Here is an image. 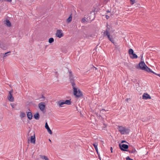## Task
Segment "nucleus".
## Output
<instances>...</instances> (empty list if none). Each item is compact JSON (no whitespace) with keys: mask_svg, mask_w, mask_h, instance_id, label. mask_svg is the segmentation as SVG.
Returning a JSON list of instances; mask_svg holds the SVG:
<instances>
[{"mask_svg":"<svg viewBox=\"0 0 160 160\" xmlns=\"http://www.w3.org/2000/svg\"><path fill=\"white\" fill-rule=\"evenodd\" d=\"M75 77L73 76L69 77V81L72 84L73 89V93L74 95L77 98H80L83 96L82 92L79 89L76 87L75 83Z\"/></svg>","mask_w":160,"mask_h":160,"instance_id":"obj_1","label":"nucleus"},{"mask_svg":"<svg viewBox=\"0 0 160 160\" xmlns=\"http://www.w3.org/2000/svg\"><path fill=\"white\" fill-rule=\"evenodd\" d=\"M118 129L122 134H128L130 130L129 128H126L122 126H118Z\"/></svg>","mask_w":160,"mask_h":160,"instance_id":"obj_2","label":"nucleus"},{"mask_svg":"<svg viewBox=\"0 0 160 160\" xmlns=\"http://www.w3.org/2000/svg\"><path fill=\"white\" fill-rule=\"evenodd\" d=\"M119 147L120 150L123 151H128V145L122 144H121L120 143L119 144Z\"/></svg>","mask_w":160,"mask_h":160,"instance_id":"obj_3","label":"nucleus"},{"mask_svg":"<svg viewBox=\"0 0 160 160\" xmlns=\"http://www.w3.org/2000/svg\"><path fill=\"white\" fill-rule=\"evenodd\" d=\"M137 68H139L140 69L144 70L145 69L147 65L145 64V62L143 61H141L138 64V65H137Z\"/></svg>","mask_w":160,"mask_h":160,"instance_id":"obj_4","label":"nucleus"},{"mask_svg":"<svg viewBox=\"0 0 160 160\" xmlns=\"http://www.w3.org/2000/svg\"><path fill=\"white\" fill-rule=\"evenodd\" d=\"M105 35H106L108 39L113 43L114 45L115 44V42H114V40L112 38V36H111L110 35V33H108V31H107L106 32V34Z\"/></svg>","mask_w":160,"mask_h":160,"instance_id":"obj_5","label":"nucleus"},{"mask_svg":"<svg viewBox=\"0 0 160 160\" xmlns=\"http://www.w3.org/2000/svg\"><path fill=\"white\" fill-rule=\"evenodd\" d=\"M12 90L9 92V95L8 97V100L11 102H13L14 101V98L12 96Z\"/></svg>","mask_w":160,"mask_h":160,"instance_id":"obj_6","label":"nucleus"},{"mask_svg":"<svg viewBox=\"0 0 160 160\" xmlns=\"http://www.w3.org/2000/svg\"><path fill=\"white\" fill-rule=\"evenodd\" d=\"M45 103L43 102H41L38 104L39 108L42 111H43L45 108Z\"/></svg>","mask_w":160,"mask_h":160,"instance_id":"obj_7","label":"nucleus"},{"mask_svg":"<svg viewBox=\"0 0 160 160\" xmlns=\"http://www.w3.org/2000/svg\"><path fill=\"white\" fill-rule=\"evenodd\" d=\"M56 36L59 38H61L63 36V33L62 32V30H58L57 31L56 33Z\"/></svg>","mask_w":160,"mask_h":160,"instance_id":"obj_8","label":"nucleus"},{"mask_svg":"<svg viewBox=\"0 0 160 160\" xmlns=\"http://www.w3.org/2000/svg\"><path fill=\"white\" fill-rule=\"evenodd\" d=\"M28 141H30L31 143L35 144V143L36 138L35 133H34L33 135L31 136L30 137V139H28Z\"/></svg>","mask_w":160,"mask_h":160,"instance_id":"obj_9","label":"nucleus"},{"mask_svg":"<svg viewBox=\"0 0 160 160\" xmlns=\"http://www.w3.org/2000/svg\"><path fill=\"white\" fill-rule=\"evenodd\" d=\"M0 48L3 50H6L7 48V45L0 41Z\"/></svg>","mask_w":160,"mask_h":160,"instance_id":"obj_10","label":"nucleus"},{"mask_svg":"<svg viewBox=\"0 0 160 160\" xmlns=\"http://www.w3.org/2000/svg\"><path fill=\"white\" fill-rule=\"evenodd\" d=\"M150 96L147 93H144L142 95V99H151Z\"/></svg>","mask_w":160,"mask_h":160,"instance_id":"obj_11","label":"nucleus"},{"mask_svg":"<svg viewBox=\"0 0 160 160\" xmlns=\"http://www.w3.org/2000/svg\"><path fill=\"white\" fill-rule=\"evenodd\" d=\"M45 128L46 129H47V131H48V132L50 134H52V132L51 130L50 129V128H49L48 123L47 122H46L45 123Z\"/></svg>","mask_w":160,"mask_h":160,"instance_id":"obj_12","label":"nucleus"},{"mask_svg":"<svg viewBox=\"0 0 160 160\" xmlns=\"http://www.w3.org/2000/svg\"><path fill=\"white\" fill-rule=\"evenodd\" d=\"M64 100H60L57 102V104L58 105L59 107H63L62 105L65 104L64 102Z\"/></svg>","mask_w":160,"mask_h":160,"instance_id":"obj_13","label":"nucleus"},{"mask_svg":"<svg viewBox=\"0 0 160 160\" xmlns=\"http://www.w3.org/2000/svg\"><path fill=\"white\" fill-rule=\"evenodd\" d=\"M27 116L28 119L29 120H31L32 118V114L31 112H28L27 113Z\"/></svg>","mask_w":160,"mask_h":160,"instance_id":"obj_14","label":"nucleus"},{"mask_svg":"<svg viewBox=\"0 0 160 160\" xmlns=\"http://www.w3.org/2000/svg\"><path fill=\"white\" fill-rule=\"evenodd\" d=\"M33 117L35 119L38 120L40 118V115L39 113L38 112L35 114L34 115Z\"/></svg>","mask_w":160,"mask_h":160,"instance_id":"obj_15","label":"nucleus"},{"mask_svg":"<svg viewBox=\"0 0 160 160\" xmlns=\"http://www.w3.org/2000/svg\"><path fill=\"white\" fill-rule=\"evenodd\" d=\"M131 55H132V56L130 55V57L132 59H136L138 57V56L135 53H134L132 54Z\"/></svg>","mask_w":160,"mask_h":160,"instance_id":"obj_16","label":"nucleus"},{"mask_svg":"<svg viewBox=\"0 0 160 160\" xmlns=\"http://www.w3.org/2000/svg\"><path fill=\"white\" fill-rule=\"evenodd\" d=\"M145 69H144V70L148 72H152V71L147 66V67L145 68Z\"/></svg>","mask_w":160,"mask_h":160,"instance_id":"obj_17","label":"nucleus"},{"mask_svg":"<svg viewBox=\"0 0 160 160\" xmlns=\"http://www.w3.org/2000/svg\"><path fill=\"white\" fill-rule=\"evenodd\" d=\"M64 102L65 103V104H66L67 105H70L71 104V102L70 101V100H66L65 101L64 100Z\"/></svg>","mask_w":160,"mask_h":160,"instance_id":"obj_18","label":"nucleus"},{"mask_svg":"<svg viewBox=\"0 0 160 160\" xmlns=\"http://www.w3.org/2000/svg\"><path fill=\"white\" fill-rule=\"evenodd\" d=\"M6 23L8 27H10L11 26V23L10 21L8 19L6 20Z\"/></svg>","mask_w":160,"mask_h":160,"instance_id":"obj_19","label":"nucleus"},{"mask_svg":"<svg viewBox=\"0 0 160 160\" xmlns=\"http://www.w3.org/2000/svg\"><path fill=\"white\" fill-rule=\"evenodd\" d=\"M72 20V14H71L69 17L67 18V22L68 23L70 22Z\"/></svg>","mask_w":160,"mask_h":160,"instance_id":"obj_20","label":"nucleus"},{"mask_svg":"<svg viewBox=\"0 0 160 160\" xmlns=\"http://www.w3.org/2000/svg\"><path fill=\"white\" fill-rule=\"evenodd\" d=\"M92 145H93V146L94 147L96 152H98V143L97 142H96L94 143H93L92 144Z\"/></svg>","mask_w":160,"mask_h":160,"instance_id":"obj_21","label":"nucleus"},{"mask_svg":"<svg viewBox=\"0 0 160 160\" xmlns=\"http://www.w3.org/2000/svg\"><path fill=\"white\" fill-rule=\"evenodd\" d=\"M128 152H129L130 153H134L135 152H137V151H136V149L134 148L132 149V150H128Z\"/></svg>","mask_w":160,"mask_h":160,"instance_id":"obj_22","label":"nucleus"},{"mask_svg":"<svg viewBox=\"0 0 160 160\" xmlns=\"http://www.w3.org/2000/svg\"><path fill=\"white\" fill-rule=\"evenodd\" d=\"M128 52L129 55H131L132 54L134 53V51L132 49L130 48L129 49Z\"/></svg>","mask_w":160,"mask_h":160,"instance_id":"obj_23","label":"nucleus"},{"mask_svg":"<svg viewBox=\"0 0 160 160\" xmlns=\"http://www.w3.org/2000/svg\"><path fill=\"white\" fill-rule=\"evenodd\" d=\"M20 117L21 118L26 117V114L24 112H21L20 114Z\"/></svg>","mask_w":160,"mask_h":160,"instance_id":"obj_24","label":"nucleus"},{"mask_svg":"<svg viewBox=\"0 0 160 160\" xmlns=\"http://www.w3.org/2000/svg\"><path fill=\"white\" fill-rule=\"evenodd\" d=\"M54 42V39L52 38H51L48 40V42L49 43H51Z\"/></svg>","mask_w":160,"mask_h":160,"instance_id":"obj_25","label":"nucleus"},{"mask_svg":"<svg viewBox=\"0 0 160 160\" xmlns=\"http://www.w3.org/2000/svg\"><path fill=\"white\" fill-rule=\"evenodd\" d=\"M109 30H110L109 28L107 27V28L106 31L104 32V35L106 34V32H107V31H108V33H109Z\"/></svg>","mask_w":160,"mask_h":160,"instance_id":"obj_26","label":"nucleus"},{"mask_svg":"<svg viewBox=\"0 0 160 160\" xmlns=\"http://www.w3.org/2000/svg\"><path fill=\"white\" fill-rule=\"evenodd\" d=\"M40 157L42 159L45 160L47 158V157L44 155H40Z\"/></svg>","mask_w":160,"mask_h":160,"instance_id":"obj_27","label":"nucleus"},{"mask_svg":"<svg viewBox=\"0 0 160 160\" xmlns=\"http://www.w3.org/2000/svg\"><path fill=\"white\" fill-rule=\"evenodd\" d=\"M69 77H71V76H73V75L72 73V72L70 70L69 71Z\"/></svg>","mask_w":160,"mask_h":160,"instance_id":"obj_28","label":"nucleus"},{"mask_svg":"<svg viewBox=\"0 0 160 160\" xmlns=\"http://www.w3.org/2000/svg\"><path fill=\"white\" fill-rule=\"evenodd\" d=\"M10 52H11L9 51V52H6L4 54V56L3 57V58H4V57H5L6 56H7V54L8 53H10Z\"/></svg>","mask_w":160,"mask_h":160,"instance_id":"obj_29","label":"nucleus"},{"mask_svg":"<svg viewBox=\"0 0 160 160\" xmlns=\"http://www.w3.org/2000/svg\"><path fill=\"white\" fill-rule=\"evenodd\" d=\"M130 1L131 4L133 5L135 3V0H130Z\"/></svg>","mask_w":160,"mask_h":160,"instance_id":"obj_30","label":"nucleus"},{"mask_svg":"<svg viewBox=\"0 0 160 160\" xmlns=\"http://www.w3.org/2000/svg\"><path fill=\"white\" fill-rule=\"evenodd\" d=\"M92 69L94 70H98V68L94 67L93 66H92Z\"/></svg>","mask_w":160,"mask_h":160,"instance_id":"obj_31","label":"nucleus"},{"mask_svg":"<svg viewBox=\"0 0 160 160\" xmlns=\"http://www.w3.org/2000/svg\"><path fill=\"white\" fill-rule=\"evenodd\" d=\"M139 81L138 80V81L135 83V85L136 86H138L139 85Z\"/></svg>","mask_w":160,"mask_h":160,"instance_id":"obj_32","label":"nucleus"},{"mask_svg":"<svg viewBox=\"0 0 160 160\" xmlns=\"http://www.w3.org/2000/svg\"><path fill=\"white\" fill-rule=\"evenodd\" d=\"M126 160H133V159L131 158L129 156H128L126 158Z\"/></svg>","mask_w":160,"mask_h":160,"instance_id":"obj_33","label":"nucleus"},{"mask_svg":"<svg viewBox=\"0 0 160 160\" xmlns=\"http://www.w3.org/2000/svg\"><path fill=\"white\" fill-rule=\"evenodd\" d=\"M138 80H137V79H133V80H132V82L134 83H136V82L138 81Z\"/></svg>","mask_w":160,"mask_h":160,"instance_id":"obj_34","label":"nucleus"},{"mask_svg":"<svg viewBox=\"0 0 160 160\" xmlns=\"http://www.w3.org/2000/svg\"><path fill=\"white\" fill-rule=\"evenodd\" d=\"M40 99H41L42 98H43L44 99L45 98V97L43 95H42V97L40 98Z\"/></svg>","mask_w":160,"mask_h":160,"instance_id":"obj_35","label":"nucleus"},{"mask_svg":"<svg viewBox=\"0 0 160 160\" xmlns=\"http://www.w3.org/2000/svg\"><path fill=\"white\" fill-rule=\"evenodd\" d=\"M105 17L107 19H108L109 18V16L108 15H106Z\"/></svg>","mask_w":160,"mask_h":160,"instance_id":"obj_36","label":"nucleus"},{"mask_svg":"<svg viewBox=\"0 0 160 160\" xmlns=\"http://www.w3.org/2000/svg\"><path fill=\"white\" fill-rule=\"evenodd\" d=\"M2 1H7L8 2H10L12 1V0H2Z\"/></svg>","mask_w":160,"mask_h":160,"instance_id":"obj_37","label":"nucleus"},{"mask_svg":"<svg viewBox=\"0 0 160 160\" xmlns=\"http://www.w3.org/2000/svg\"><path fill=\"white\" fill-rule=\"evenodd\" d=\"M112 149H113L112 148V147H111L110 150L111 153L112 152Z\"/></svg>","mask_w":160,"mask_h":160,"instance_id":"obj_38","label":"nucleus"},{"mask_svg":"<svg viewBox=\"0 0 160 160\" xmlns=\"http://www.w3.org/2000/svg\"><path fill=\"white\" fill-rule=\"evenodd\" d=\"M82 22H85V21H86V20L85 18H83L82 19Z\"/></svg>","mask_w":160,"mask_h":160,"instance_id":"obj_39","label":"nucleus"},{"mask_svg":"<svg viewBox=\"0 0 160 160\" xmlns=\"http://www.w3.org/2000/svg\"><path fill=\"white\" fill-rule=\"evenodd\" d=\"M11 105L12 108H14V104H11Z\"/></svg>","mask_w":160,"mask_h":160,"instance_id":"obj_40","label":"nucleus"},{"mask_svg":"<svg viewBox=\"0 0 160 160\" xmlns=\"http://www.w3.org/2000/svg\"><path fill=\"white\" fill-rule=\"evenodd\" d=\"M106 111L105 110L103 109H102L101 111L100 112H104Z\"/></svg>","mask_w":160,"mask_h":160,"instance_id":"obj_41","label":"nucleus"},{"mask_svg":"<svg viewBox=\"0 0 160 160\" xmlns=\"http://www.w3.org/2000/svg\"><path fill=\"white\" fill-rule=\"evenodd\" d=\"M141 120L143 122L145 121V119L144 118H142Z\"/></svg>","mask_w":160,"mask_h":160,"instance_id":"obj_42","label":"nucleus"},{"mask_svg":"<svg viewBox=\"0 0 160 160\" xmlns=\"http://www.w3.org/2000/svg\"><path fill=\"white\" fill-rule=\"evenodd\" d=\"M126 142V141L125 140H122V141H121V143H123V142Z\"/></svg>","mask_w":160,"mask_h":160,"instance_id":"obj_43","label":"nucleus"},{"mask_svg":"<svg viewBox=\"0 0 160 160\" xmlns=\"http://www.w3.org/2000/svg\"><path fill=\"white\" fill-rule=\"evenodd\" d=\"M152 73H153L154 74H155V75H157V74H158L156 73L155 72H153L152 71Z\"/></svg>","mask_w":160,"mask_h":160,"instance_id":"obj_44","label":"nucleus"},{"mask_svg":"<svg viewBox=\"0 0 160 160\" xmlns=\"http://www.w3.org/2000/svg\"><path fill=\"white\" fill-rule=\"evenodd\" d=\"M107 12H110V11H109V10H108L107 11Z\"/></svg>","mask_w":160,"mask_h":160,"instance_id":"obj_45","label":"nucleus"},{"mask_svg":"<svg viewBox=\"0 0 160 160\" xmlns=\"http://www.w3.org/2000/svg\"><path fill=\"white\" fill-rule=\"evenodd\" d=\"M157 75L158 76L160 77V74H157Z\"/></svg>","mask_w":160,"mask_h":160,"instance_id":"obj_46","label":"nucleus"},{"mask_svg":"<svg viewBox=\"0 0 160 160\" xmlns=\"http://www.w3.org/2000/svg\"><path fill=\"white\" fill-rule=\"evenodd\" d=\"M98 157H99V158L100 159H101V158H100V156L99 154H98Z\"/></svg>","mask_w":160,"mask_h":160,"instance_id":"obj_47","label":"nucleus"},{"mask_svg":"<svg viewBox=\"0 0 160 160\" xmlns=\"http://www.w3.org/2000/svg\"><path fill=\"white\" fill-rule=\"evenodd\" d=\"M45 160H49V159H48V158L47 157V158H46V159H45Z\"/></svg>","mask_w":160,"mask_h":160,"instance_id":"obj_48","label":"nucleus"},{"mask_svg":"<svg viewBox=\"0 0 160 160\" xmlns=\"http://www.w3.org/2000/svg\"><path fill=\"white\" fill-rule=\"evenodd\" d=\"M49 140L50 142H51V141L50 139H49Z\"/></svg>","mask_w":160,"mask_h":160,"instance_id":"obj_49","label":"nucleus"},{"mask_svg":"<svg viewBox=\"0 0 160 160\" xmlns=\"http://www.w3.org/2000/svg\"><path fill=\"white\" fill-rule=\"evenodd\" d=\"M97 152V153L98 154H99V153H98V152Z\"/></svg>","mask_w":160,"mask_h":160,"instance_id":"obj_50","label":"nucleus"},{"mask_svg":"<svg viewBox=\"0 0 160 160\" xmlns=\"http://www.w3.org/2000/svg\"><path fill=\"white\" fill-rule=\"evenodd\" d=\"M103 125L105 126V127H106V126L105 124H104Z\"/></svg>","mask_w":160,"mask_h":160,"instance_id":"obj_51","label":"nucleus"},{"mask_svg":"<svg viewBox=\"0 0 160 160\" xmlns=\"http://www.w3.org/2000/svg\"><path fill=\"white\" fill-rule=\"evenodd\" d=\"M142 56L141 58V60H142Z\"/></svg>","mask_w":160,"mask_h":160,"instance_id":"obj_52","label":"nucleus"},{"mask_svg":"<svg viewBox=\"0 0 160 160\" xmlns=\"http://www.w3.org/2000/svg\"><path fill=\"white\" fill-rule=\"evenodd\" d=\"M128 99L127 98V99H126V100L128 101Z\"/></svg>","mask_w":160,"mask_h":160,"instance_id":"obj_53","label":"nucleus"},{"mask_svg":"<svg viewBox=\"0 0 160 160\" xmlns=\"http://www.w3.org/2000/svg\"><path fill=\"white\" fill-rule=\"evenodd\" d=\"M98 45H97V46H96V48H97V47H98Z\"/></svg>","mask_w":160,"mask_h":160,"instance_id":"obj_54","label":"nucleus"},{"mask_svg":"<svg viewBox=\"0 0 160 160\" xmlns=\"http://www.w3.org/2000/svg\"><path fill=\"white\" fill-rule=\"evenodd\" d=\"M58 73V72H56V73Z\"/></svg>","mask_w":160,"mask_h":160,"instance_id":"obj_55","label":"nucleus"}]
</instances>
